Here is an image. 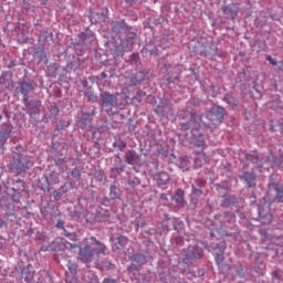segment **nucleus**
<instances>
[{"mask_svg":"<svg viewBox=\"0 0 283 283\" xmlns=\"http://www.w3.org/2000/svg\"><path fill=\"white\" fill-rule=\"evenodd\" d=\"M175 200H176L177 205H179L180 207H182V205H185V198H182L181 195L178 192L175 195Z\"/></svg>","mask_w":283,"mask_h":283,"instance_id":"nucleus-23","label":"nucleus"},{"mask_svg":"<svg viewBox=\"0 0 283 283\" xmlns=\"http://www.w3.org/2000/svg\"><path fill=\"white\" fill-rule=\"evenodd\" d=\"M70 271H71V273H72L73 275H76V270H75V268H70Z\"/></svg>","mask_w":283,"mask_h":283,"instance_id":"nucleus-38","label":"nucleus"},{"mask_svg":"<svg viewBox=\"0 0 283 283\" xmlns=\"http://www.w3.org/2000/svg\"><path fill=\"white\" fill-rule=\"evenodd\" d=\"M109 112H112V109H107V113L109 114Z\"/></svg>","mask_w":283,"mask_h":283,"instance_id":"nucleus-47","label":"nucleus"},{"mask_svg":"<svg viewBox=\"0 0 283 283\" xmlns=\"http://www.w3.org/2000/svg\"><path fill=\"white\" fill-rule=\"evenodd\" d=\"M126 3H133L134 0H124Z\"/></svg>","mask_w":283,"mask_h":283,"instance_id":"nucleus-44","label":"nucleus"},{"mask_svg":"<svg viewBox=\"0 0 283 283\" xmlns=\"http://www.w3.org/2000/svg\"><path fill=\"white\" fill-rule=\"evenodd\" d=\"M266 61H269V63H271V65H277V61H275L273 57H271V55H269L266 57Z\"/></svg>","mask_w":283,"mask_h":283,"instance_id":"nucleus-30","label":"nucleus"},{"mask_svg":"<svg viewBox=\"0 0 283 283\" xmlns=\"http://www.w3.org/2000/svg\"><path fill=\"white\" fill-rule=\"evenodd\" d=\"M231 205H235V198L233 197H227L222 203L221 207H223V209H227L228 207H231Z\"/></svg>","mask_w":283,"mask_h":283,"instance_id":"nucleus-20","label":"nucleus"},{"mask_svg":"<svg viewBox=\"0 0 283 283\" xmlns=\"http://www.w3.org/2000/svg\"><path fill=\"white\" fill-rule=\"evenodd\" d=\"M190 144L200 149V151H205V147H207L205 144V135L200 133H192Z\"/></svg>","mask_w":283,"mask_h":283,"instance_id":"nucleus-8","label":"nucleus"},{"mask_svg":"<svg viewBox=\"0 0 283 283\" xmlns=\"http://www.w3.org/2000/svg\"><path fill=\"white\" fill-rule=\"evenodd\" d=\"M85 96H88V101H92V98H94V94H92V93H91V95H90V93H86Z\"/></svg>","mask_w":283,"mask_h":283,"instance_id":"nucleus-36","label":"nucleus"},{"mask_svg":"<svg viewBox=\"0 0 283 283\" xmlns=\"http://www.w3.org/2000/svg\"><path fill=\"white\" fill-rule=\"evenodd\" d=\"M170 180L169 174L163 171L157 177V185L159 187H165V185H168Z\"/></svg>","mask_w":283,"mask_h":283,"instance_id":"nucleus-13","label":"nucleus"},{"mask_svg":"<svg viewBox=\"0 0 283 283\" xmlns=\"http://www.w3.org/2000/svg\"><path fill=\"white\" fill-rule=\"evenodd\" d=\"M18 182H22V187H23V189H25V182H23L21 180H18Z\"/></svg>","mask_w":283,"mask_h":283,"instance_id":"nucleus-43","label":"nucleus"},{"mask_svg":"<svg viewBox=\"0 0 283 283\" xmlns=\"http://www.w3.org/2000/svg\"><path fill=\"white\" fill-rule=\"evenodd\" d=\"M78 260L84 264H90L94 260V250H92L91 245L80 247L78 251Z\"/></svg>","mask_w":283,"mask_h":283,"instance_id":"nucleus-4","label":"nucleus"},{"mask_svg":"<svg viewBox=\"0 0 283 283\" xmlns=\"http://www.w3.org/2000/svg\"><path fill=\"white\" fill-rule=\"evenodd\" d=\"M83 86H84V87H87V81H84V82H83Z\"/></svg>","mask_w":283,"mask_h":283,"instance_id":"nucleus-45","label":"nucleus"},{"mask_svg":"<svg viewBox=\"0 0 283 283\" xmlns=\"http://www.w3.org/2000/svg\"><path fill=\"white\" fill-rule=\"evenodd\" d=\"M71 174H72V176H76V175L81 176V174H78L76 170H73Z\"/></svg>","mask_w":283,"mask_h":283,"instance_id":"nucleus-41","label":"nucleus"},{"mask_svg":"<svg viewBox=\"0 0 283 283\" xmlns=\"http://www.w3.org/2000/svg\"><path fill=\"white\" fill-rule=\"evenodd\" d=\"M120 28H123V23L122 22H116L113 25V32H120Z\"/></svg>","mask_w":283,"mask_h":283,"instance_id":"nucleus-25","label":"nucleus"},{"mask_svg":"<svg viewBox=\"0 0 283 283\" xmlns=\"http://www.w3.org/2000/svg\"><path fill=\"white\" fill-rule=\"evenodd\" d=\"M222 11L230 19H235L238 17V12H240V8L235 4H229L223 7Z\"/></svg>","mask_w":283,"mask_h":283,"instance_id":"nucleus-9","label":"nucleus"},{"mask_svg":"<svg viewBox=\"0 0 283 283\" xmlns=\"http://www.w3.org/2000/svg\"><path fill=\"white\" fill-rule=\"evenodd\" d=\"M138 227H143V223H142V224H138Z\"/></svg>","mask_w":283,"mask_h":283,"instance_id":"nucleus-50","label":"nucleus"},{"mask_svg":"<svg viewBox=\"0 0 283 283\" xmlns=\"http://www.w3.org/2000/svg\"><path fill=\"white\" fill-rule=\"evenodd\" d=\"M0 227H3V222L0 223Z\"/></svg>","mask_w":283,"mask_h":283,"instance_id":"nucleus-49","label":"nucleus"},{"mask_svg":"<svg viewBox=\"0 0 283 283\" xmlns=\"http://www.w3.org/2000/svg\"><path fill=\"white\" fill-rule=\"evenodd\" d=\"M10 138V130L2 132L0 130V143H6Z\"/></svg>","mask_w":283,"mask_h":283,"instance_id":"nucleus-21","label":"nucleus"},{"mask_svg":"<svg viewBox=\"0 0 283 283\" xmlns=\"http://www.w3.org/2000/svg\"><path fill=\"white\" fill-rule=\"evenodd\" d=\"M271 208V203L265 202L263 208H259V217L263 220V224H271L273 222V212L269 210Z\"/></svg>","mask_w":283,"mask_h":283,"instance_id":"nucleus-5","label":"nucleus"},{"mask_svg":"<svg viewBox=\"0 0 283 283\" xmlns=\"http://www.w3.org/2000/svg\"><path fill=\"white\" fill-rule=\"evenodd\" d=\"M57 229H63V227H65V222H63L62 220H59L56 223Z\"/></svg>","mask_w":283,"mask_h":283,"instance_id":"nucleus-32","label":"nucleus"},{"mask_svg":"<svg viewBox=\"0 0 283 283\" xmlns=\"http://www.w3.org/2000/svg\"><path fill=\"white\" fill-rule=\"evenodd\" d=\"M277 202H283V186L276 187V198Z\"/></svg>","mask_w":283,"mask_h":283,"instance_id":"nucleus-22","label":"nucleus"},{"mask_svg":"<svg viewBox=\"0 0 283 283\" xmlns=\"http://www.w3.org/2000/svg\"><path fill=\"white\" fill-rule=\"evenodd\" d=\"M129 185H133V187H138V185H140V179L134 178L133 180H129Z\"/></svg>","mask_w":283,"mask_h":283,"instance_id":"nucleus-27","label":"nucleus"},{"mask_svg":"<svg viewBox=\"0 0 283 283\" xmlns=\"http://www.w3.org/2000/svg\"><path fill=\"white\" fill-rule=\"evenodd\" d=\"M51 114H53L54 116L59 115V106L54 105L51 106Z\"/></svg>","mask_w":283,"mask_h":283,"instance_id":"nucleus-28","label":"nucleus"},{"mask_svg":"<svg viewBox=\"0 0 283 283\" xmlns=\"http://www.w3.org/2000/svg\"><path fill=\"white\" fill-rule=\"evenodd\" d=\"M30 168V158L28 156L19 155L13 158V161L10 164L11 171L15 174H23L27 169Z\"/></svg>","mask_w":283,"mask_h":283,"instance_id":"nucleus-2","label":"nucleus"},{"mask_svg":"<svg viewBox=\"0 0 283 283\" xmlns=\"http://www.w3.org/2000/svg\"><path fill=\"white\" fill-rule=\"evenodd\" d=\"M279 70H281V72H283V61L279 62Z\"/></svg>","mask_w":283,"mask_h":283,"instance_id":"nucleus-37","label":"nucleus"},{"mask_svg":"<svg viewBox=\"0 0 283 283\" xmlns=\"http://www.w3.org/2000/svg\"><path fill=\"white\" fill-rule=\"evenodd\" d=\"M90 118V115L87 114H82V120H87Z\"/></svg>","mask_w":283,"mask_h":283,"instance_id":"nucleus-35","label":"nucleus"},{"mask_svg":"<svg viewBox=\"0 0 283 283\" xmlns=\"http://www.w3.org/2000/svg\"><path fill=\"white\" fill-rule=\"evenodd\" d=\"M125 244H127V238L125 235H119L114 240V247L118 251H120Z\"/></svg>","mask_w":283,"mask_h":283,"instance_id":"nucleus-14","label":"nucleus"},{"mask_svg":"<svg viewBox=\"0 0 283 283\" xmlns=\"http://www.w3.org/2000/svg\"><path fill=\"white\" fill-rule=\"evenodd\" d=\"M132 260L134 262H137V264H145L147 262V258L144 254L137 253L132 256Z\"/></svg>","mask_w":283,"mask_h":283,"instance_id":"nucleus-19","label":"nucleus"},{"mask_svg":"<svg viewBox=\"0 0 283 283\" xmlns=\"http://www.w3.org/2000/svg\"><path fill=\"white\" fill-rule=\"evenodd\" d=\"M125 147H127V144H125L124 142H120L118 144V149L123 150V149H125Z\"/></svg>","mask_w":283,"mask_h":283,"instance_id":"nucleus-33","label":"nucleus"},{"mask_svg":"<svg viewBox=\"0 0 283 283\" xmlns=\"http://www.w3.org/2000/svg\"><path fill=\"white\" fill-rule=\"evenodd\" d=\"M207 163H209V156H207V154H199L195 159V167L200 169V167L207 165Z\"/></svg>","mask_w":283,"mask_h":283,"instance_id":"nucleus-12","label":"nucleus"},{"mask_svg":"<svg viewBox=\"0 0 283 283\" xmlns=\"http://www.w3.org/2000/svg\"><path fill=\"white\" fill-rule=\"evenodd\" d=\"M14 200V202H19V200H17V199H13Z\"/></svg>","mask_w":283,"mask_h":283,"instance_id":"nucleus-48","label":"nucleus"},{"mask_svg":"<svg viewBox=\"0 0 283 283\" xmlns=\"http://www.w3.org/2000/svg\"><path fill=\"white\" fill-rule=\"evenodd\" d=\"M63 243L65 244L66 249H77L78 248V245L76 243H70L65 240H63Z\"/></svg>","mask_w":283,"mask_h":283,"instance_id":"nucleus-24","label":"nucleus"},{"mask_svg":"<svg viewBox=\"0 0 283 283\" xmlns=\"http://www.w3.org/2000/svg\"><path fill=\"white\" fill-rule=\"evenodd\" d=\"M65 187H67L66 184L64 186H62L60 189H56L53 191L54 200H61V198L63 197V193H66V191H67V190H65Z\"/></svg>","mask_w":283,"mask_h":283,"instance_id":"nucleus-17","label":"nucleus"},{"mask_svg":"<svg viewBox=\"0 0 283 283\" xmlns=\"http://www.w3.org/2000/svg\"><path fill=\"white\" fill-rule=\"evenodd\" d=\"M103 283H116L114 279H105Z\"/></svg>","mask_w":283,"mask_h":283,"instance_id":"nucleus-34","label":"nucleus"},{"mask_svg":"<svg viewBox=\"0 0 283 283\" xmlns=\"http://www.w3.org/2000/svg\"><path fill=\"white\" fill-rule=\"evenodd\" d=\"M199 127H202V115L193 113L189 123L181 125V132H188V129H199Z\"/></svg>","mask_w":283,"mask_h":283,"instance_id":"nucleus-3","label":"nucleus"},{"mask_svg":"<svg viewBox=\"0 0 283 283\" xmlns=\"http://www.w3.org/2000/svg\"><path fill=\"white\" fill-rule=\"evenodd\" d=\"M200 258H202V250L198 245H189L184 262L187 263L189 260H200Z\"/></svg>","mask_w":283,"mask_h":283,"instance_id":"nucleus-6","label":"nucleus"},{"mask_svg":"<svg viewBox=\"0 0 283 283\" xmlns=\"http://www.w3.org/2000/svg\"><path fill=\"white\" fill-rule=\"evenodd\" d=\"M185 163H187V157H184V158L181 159V165H185Z\"/></svg>","mask_w":283,"mask_h":283,"instance_id":"nucleus-42","label":"nucleus"},{"mask_svg":"<svg viewBox=\"0 0 283 283\" xmlns=\"http://www.w3.org/2000/svg\"><path fill=\"white\" fill-rule=\"evenodd\" d=\"M137 96H145V92L138 91V92H137Z\"/></svg>","mask_w":283,"mask_h":283,"instance_id":"nucleus-39","label":"nucleus"},{"mask_svg":"<svg viewBox=\"0 0 283 283\" xmlns=\"http://www.w3.org/2000/svg\"><path fill=\"white\" fill-rule=\"evenodd\" d=\"M102 76H103V78H106L107 75L105 73H102Z\"/></svg>","mask_w":283,"mask_h":283,"instance_id":"nucleus-46","label":"nucleus"},{"mask_svg":"<svg viewBox=\"0 0 283 283\" xmlns=\"http://www.w3.org/2000/svg\"><path fill=\"white\" fill-rule=\"evenodd\" d=\"M101 98H102V105L104 107H116V105H118V97H116V95L109 92H104L101 95Z\"/></svg>","mask_w":283,"mask_h":283,"instance_id":"nucleus-7","label":"nucleus"},{"mask_svg":"<svg viewBox=\"0 0 283 283\" xmlns=\"http://www.w3.org/2000/svg\"><path fill=\"white\" fill-rule=\"evenodd\" d=\"M125 160L128 165H134V163L138 160V155H136V153H134L133 150H128L125 154Z\"/></svg>","mask_w":283,"mask_h":283,"instance_id":"nucleus-15","label":"nucleus"},{"mask_svg":"<svg viewBox=\"0 0 283 283\" xmlns=\"http://www.w3.org/2000/svg\"><path fill=\"white\" fill-rule=\"evenodd\" d=\"M91 240L92 242H95V248L93 249L94 254L105 255V251H107V247L103 242L96 240L95 237H91Z\"/></svg>","mask_w":283,"mask_h":283,"instance_id":"nucleus-10","label":"nucleus"},{"mask_svg":"<svg viewBox=\"0 0 283 283\" xmlns=\"http://www.w3.org/2000/svg\"><path fill=\"white\" fill-rule=\"evenodd\" d=\"M243 180H245V182H248V187H253V180H255V174L244 172Z\"/></svg>","mask_w":283,"mask_h":283,"instance_id":"nucleus-18","label":"nucleus"},{"mask_svg":"<svg viewBox=\"0 0 283 283\" xmlns=\"http://www.w3.org/2000/svg\"><path fill=\"white\" fill-rule=\"evenodd\" d=\"M34 90V85H32V82H22L20 85V92L23 94L24 97V103L28 105V94Z\"/></svg>","mask_w":283,"mask_h":283,"instance_id":"nucleus-11","label":"nucleus"},{"mask_svg":"<svg viewBox=\"0 0 283 283\" xmlns=\"http://www.w3.org/2000/svg\"><path fill=\"white\" fill-rule=\"evenodd\" d=\"M192 193H193L195 196H202V189H199V188L193 187V188H192Z\"/></svg>","mask_w":283,"mask_h":283,"instance_id":"nucleus-29","label":"nucleus"},{"mask_svg":"<svg viewBox=\"0 0 283 283\" xmlns=\"http://www.w3.org/2000/svg\"><path fill=\"white\" fill-rule=\"evenodd\" d=\"M229 103H232V106H233V107H238V101H237L235 98L230 97V98H229Z\"/></svg>","mask_w":283,"mask_h":283,"instance_id":"nucleus-31","label":"nucleus"},{"mask_svg":"<svg viewBox=\"0 0 283 283\" xmlns=\"http://www.w3.org/2000/svg\"><path fill=\"white\" fill-rule=\"evenodd\" d=\"M109 196H111V200H118V198H120V189H118V186H116V184L111 186Z\"/></svg>","mask_w":283,"mask_h":283,"instance_id":"nucleus-16","label":"nucleus"},{"mask_svg":"<svg viewBox=\"0 0 283 283\" xmlns=\"http://www.w3.org/2000/svg\"><path fill=\"white\" fill-rule=\"evenodd\" d=\"M224 118V109L220 106H213L205 115L201 116V125L208 127L209 129L218 127Z\"/></svg>","mask_w":283,"mask_h":283,"instance_id":"nucleus-1","label":"nucleus"},{"mask_svg":"<svg viewBox=\"0 0 283 283\" xmlns=\"http://www.w3.org/2000/svg\"><path fill=\"white\" fill-rule=\"evenodd\" d=\"M160 199H161V200H167V196H166L165 193H161V195H160Z\"/></svg>","mask_w":283,"mask_h":283,"instance_id":"nucleus-40","label":"nucleus"},{"mask_svg":"<svg viewBox=\"0 0 283 283\" xmlns=\"http://www.w3.org/2000/svg\"><path fill=\"white\" fill-rule=\"evenodd\" d=\"M65 237L69 238V240H72L73 242H76V240H77L76 233L66 232Z\"/></svg>","mask_w":283,"mask_h":283,"instance_id":"nucleus-26","label":"nucleus"}]
</instances>
